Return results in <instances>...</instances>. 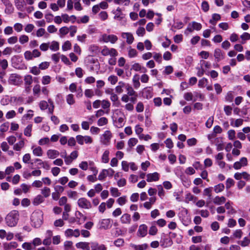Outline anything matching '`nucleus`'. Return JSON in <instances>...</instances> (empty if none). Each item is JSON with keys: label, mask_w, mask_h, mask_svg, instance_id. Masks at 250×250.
Instances as JSON below:
<instances>
[{"label": "nucleus", "mask_w": 250, "mask_h": 250, "mask_svg": "<svg viewBox=\"0 0 250 250\" xmlns=\"http://www.w3.org/2000/svg\"><path fill=\"white\" fill-rule=\"evenodd\" d=\"M19 211L13 210L10 211L5 217V220L7 225L10 227H14L17 224L19 219Z\"/></svg>", "instance_id": "1"}, {"label": "nucleus", "mask_w": 250, "mask_h": 250, "mask_svg": "<svg viewBox=\"0 0 250 250\" xmlns=\"http://www.w3.org/2000/svg\"><path fill=\"white\" fill-rule=\"evenodd\" d=\"M43 213L41 210L34 211L31 216V220L32 225L35 228L40 227L42 223Z\"/></svg>", "instance_id": "2"}, {"label": "nucleus", "mask_w": 250, "mask_h": 250, "mask_svg": "<svg viewBox=\"0 0 250 250\" xmlns=\"http://www.w3.org/2000/svg\"><path fill=\"white\" fill-rule=\"evenodd\" d=\"M77 204L79 208L86 210L90 209L92 208L91 202L84 197L79 198L78 200Z\"/></svg>", "instance_id": "3"}, {"label": "nucleus", "mask_w": 250, "mask_h": 250, "mask_svg": "<svg viewBox=\"0 0 250 250\" xmlns=\"http://www.w3.org/2000/svg\"><path fill=\"white\" fill-rule=\"evenodd\" d=\"M8 83L10 84L20 85L22 83V81L20 75L16 74H12L9 78Z\"/></svg>", "instance_id": "4"}, {"label": "nucleus", "mask_w": 250, "mask_h": 250, "mask_svg": "<svg viewBox=\"0 0 250 250\" xmlns=\"http://www.w3.org/2000/svg\"><path fill=\"white\" fill-rule=\"evenodd\" d=\"M102 54L104 56L108 55L112 57H115L118 56V52L114 48H109L107 46H104L101 51Z\"/></svg>", "instance_id": "5"}, {"label": "nucleus", "mask_w": 250, "mask_h": 250, "mask_svg": "<svg viewBox=\"0 0 250 250\" xmlns=\"http://www.w3.org/2000/svg\"><path fill=\"white\" fill-rule=\"evenodd\" d=\"M114 172V170L111 168H109L107 169H104L100 172L98 176V179L101 181L103 180L107 176L112 177L113 175Z\"/></svg>", "instance_id": "6"}, {"label": "nucleus", "mask_w": 250, "mask_h": 250, "mask_svg": "<svg viewBox=\"0 0 250 250\" xmlns=\"http://www.w3.org/2000/svg\"><path fill=\"white\" fill-rule=\"evenodd\" d=\"M102 41L104 42H110L111 43H115L118 40V37L114 35L103 34L102 36Z\"/></svg>", "instance_id": "7"}, {"label": "nucleus", "mask_w": 250, "mask_h": 250, "mask_svg": "<svg viewBox=\"0 0 250 250\" xmlns=\"http://www.w3.org/2000/svg\"><path fill=\"white\" fill-rule=\"evenodd\" d=\"M248 165V160L246 157H242L239 161L236 162L233 164V168L238 170L242 167L246 166Z\"/></svg>", "instance_id": "8"}, {"label": "nucleus", "mask_w": 250, "mask_h": 250, "mask_svg": "<svg viewBox=\"0 0 250 250\" xmlns=\"http://www.w3.org/2000/svg\"><path fill=\"white\" fill-rule=\"evenodd\" d=\"M100 229H107L111 227V221L109 219H103L99 222Z\"/></svg>", "instance_id": "9"}, {"label": "nucleus", "mask_w": 250, "mask_h": 250, "mask_svg": "<svg viewBox=\"0 0 250 250\" xmlns=\"http://www.w3.org/2000/svg\"><path fill=\"white\" fill-rule=\"evenodd\" d=\"M114 15V19L118 21H121L125 18V14H124L122 9L120 7H118L116 10L113 12Z\"/></svg>", "instance_id": "10"}, {"label": "nucleus", "mask_w": 250, "mask_h": 250, "mask_svg": "<svg viewBox=\"0 0 250 250\" xmlns=\"http://www.w3.org/2000/svg\"><path fill=\"white\" fill-rule=\"evenodd\" d=\"M91 250H107L106 247L104 244H99L97 242L90 243Z\"/></svg>", "instance_id": "11"}, {"label": "nucleus", "mask_w": 250, "mask_h": 250, "mask_svg": "<svg viewBox=\"0 0 250 250\" xmlns=\"http://www.w3.org/2000/svg\"><path fill=\"white\" fill-rule=\"evenodd\" d=\"M80 230L78 229L73 230L69 229H66L65 231V235L67 237H72L73 236L75 237H78L80 236Z\"/></svg>", "instance_id": "12"}, {"label": "nucleus", "mask_w": 250, "mask_h": 250, "mask_svg": "<svg viewBox=\"0 0 250 250\" xmlns=\"http://www.w3.org/2000/svg\"><path fill=\"white\" fill-rule=\"evenodd\" d=\"M234 177L237 180H240L242 178H243L247 181L250 179V175L246 172H243L241 173L237 172L234 174Z\"/></svg>", "instance_id": "13"}, {"label": "nucleus", "mask_w": 250, "mask_h": 250, "mask_svg": "<svg viewBox=\"0 0 250 250\" xmlns=\"http://www.w3.org/2000/svg\"><path fill=\"white\" fill-rule=\"evenodd\" d=\"M147 227L145 224L141 225L137 232V234L139 236L144 237L147 234Z\"/></svg>", "instance_id": "14"}, {"label": "nucleus", "mask_w": 250, "mask_h": 250, "mask_svg": "<svg viewBox=\"0 0 250 250\" xmlns=\"http://www.w3.org/2000/svg\"><path fill=\"white\" fill-rule=\"evenodd\" d=\"M214 57L217 62L225 58V53L219 48H216L214 50Z\"/></svg>", "instance_id": "15"}, {"label": "nucleus", "mask_w": 250, "mask_h": 250, "mask_svg": "<svg viewBox=\"0 0 250 250\" xmlns=\"http://www.w3.org/2000/svg\"><path fill=\"white\" fill-rule=\"evenodd\" d=\"M146 181L148 182L157 181L159 179V174L157 172L149 173L146 175Z\"/></svg>", "instance_id": "16"}, {"label": "nucleus", "mask_w": 250, "mask_h": 250, "mask_svg": "<svg viewBox=\"0 0 250 250\" xmlns=\"http://www.w3.org/2000/svg\"><path fill=\"white\" fill-rule=\"evenodd\" d=\"M3 246L4 250H10L17 248L18 244L16 242H11L10 243H4Z\"/></svg>", "instance_id": "17"}, {"label": "nucleus", "mask_w": 250, "mask_h": 250, "mask_svg": "<svg viewBox=\"0 0 250 250\" xmlns=\"http://www.w3.org/2000/svg\"><path fill=\"white\" fill-rule=\"evenodd\" d=\"M24 140L21 138V140L14 145L13 149L17 151H20L24 147Z\"/></svg>", "instance_id": "18"}, {"label": "nucleus", "mask_w": 250, "mask_h": 250, "mask_svg": "<svg viewBox=\"0 0 250 250\" xmlns=\"http://www.w3.org/2000/svg\"><path fill=\"white\" fill-rule=\"evenodd\" d=\"M46 154L49 159H53L59 156L60 152L56 150L49 149L47 150Z\"/></svg>", "instance_id": "19"}, {"label": "nucleus", "mask_w": 250, "mask_h": 250, "mask_svg": "<svg viewBox=\"0 0 250 250\" xmlns=\"http://www.w3.org/2000/svg\"><path fill=\"white\" fill-rule=\"evenodd\" d=\"M90 243L86 242H80L76 244V246L78 249H81L83 250H90L89 245Z\"/></svg>", "instance_id": "20"}, {"label": "nucleus", "mask_w": 250, "mask_h": 250, "mask_svg": "<svg viewBox=\"0 0 250 250\" xmlns=\"http://www.w3.org/2000/svg\"><path fill=\"white\" fill-rule=\"evenodd\" d=\"M214 143L217 146L218 151L222 150L224 149V142L222 138H217L215 140Z\"/></svg>", "instance_id": "21"}, {"label": "nucleus", "mask_w": 250, "mask_h": 250, "mask_svg": "<svg viewBox=\"0 0 250 250\" xmlns=\"http://www.w3.org/2000/svg\"><path fill=\"white\" fill-rule=\"evenodd\" d=\"M122 37L123 38L126 39V42L129 44H131L133 42L134 37L132 34L130 33H123L122 34Z\"/></svg>", "instance_id": "22"}, {"label": "nucleus", "mask_w": 250, "mask_h": 250, "mask_svg": "<svg viewBox=\"0 0 250 250\" xmlns=\"http://www.w3.org/2000/svg\"><path fill=\"white\" fill-rule=\"evenodd\" d=\"M104 137V140L103 143L104 144H107L110 141L112 137V133L109 130H106L104 131L103 135Z\"/></svg>", "instance_id": "23"}, {"label": "nucleus", "mask_w": 250, "mask_h": 250, "mask_svg": "<svg viewBox=\"0 0 250 250\" xmlns=\"http://www.w3.org/2000/svg\"><path fill=\"white\" fill-rule=\"evenodd\" d=\"M226 199L224 196H216L213 199V202L214 204L217 205H221L225 203Z\"/></svg>", "instance_id": "24"}, {"label": "nucleus", "mask_w": 250, "mask_h": 250, "mask_svg": "<svg viewBox=\"0 0 250 250\" xmlns=\"http://www.w3.org/2000/svg\"><path fill=\"white\" fill-rule=\"evenodd\" d=\"M121 222L123 224H129L131 222V216L128 213L124 214L121 217Z\"/></svg>", "instance_id": "25"}, {"label": "nucleus", "mask_w": 250, "mask_h": 250, "mask_svg": "<svg viewBox=\"0 0 250 250\" xmlns=\"http://www.w3.org/2000/svg\"><path fill=\"white\" fill-rule=\"evenodd\" d=\"M126 84L122 81L118 83V85L115 87V91L118 94H121L123 92V88H126Z\"/></svg>", "instance_id": "26"}, {"label": "nucleus", "mask_w": 250, "mask_h": 250, "mask_svg": "<svg viewBox=\"0 0 250 250\" xmlns=\"http://www.w3.org/2000/svg\"><path fill=\"white\" fill-rule=\"evenodd\" d=\"M125 118L124 115L123 117H119L116 121H115V126L118 128L122 127L125 125Z\"/></svg>", "instance_id": "27"}, {"label": "nucleus", "mask_w": 250, "mask_h": 250, "mask_svg": "<svg viewBox=\"0 0 250 250\" xmlns=\"http://www.w3.org/2000/svg\"><path fill=\"white\" fill-rule=\"evenodd\" d=\"M139 75L135 74L134 75L132 79L133 86L135 88L137 89L140 86V83L139 82Z\"/></svg>", "instance_id": "28"}, {"label": "nucleus", "mask_w": 250, "mask_h": 250, "mask_svg": "<svg viewBox=\"0 0 250 250\" xmlns=\"http://www.w3.org/2000/svg\"><path fill=\"white\" fill-rule=\"evenodd\" d=\"M32 148L33 149V153L34 155L39 157H41L42 155L43 151L40 146L36 147L35 148L32 147Z\"/></svg>", "instance_id": "29"}, {"label": "nucleus", "mask_w": 250, "mask_h": 250, "mask_svg": "<svg viewBox=\"0 0 250 250\" xmlns=\"http://www.w3.org/2000/svg\"><path fill=\"white\" fill-rule=\"evenodd\" d=\"M43 197L41 195H38L33 200V204L35 206L39 205L44 202Z\"/></svg>", "instance_id": "30"}, {"label": "nucleus", "mask_w": 250, "mask_h": 250, "mask_svg": "<svg viewBox=\"0 0 250 250\" xmlns=\"http://www.w3.org/2000/svg\"><path fill=\"white\" fill-rule=\"evenodd\" d=\"M130 246L134 249V250H145L148 247V245L146 244H144L140 245H136L131 244Z\"/></svg>", "instance_id": "31"}, {"label": "nucleus", "mask_w": 250, "mask_h": 250, "mask_svg": "<svg viewBox=\"0 0 250 250\" xmlns=\"http://www.w3.org/2000/svg\"><path fill=\"white\" fill-rule=\"evenodd\" d=\"M89 51L92 54V55L97 54L100 51L99 47L97 45L92 44L89 46Z\"/></svg>", "instance_id": "32"}, {"label": "nucleus", "mask_w": 250, "mask_h": 250, "mask_svg": "<svg viewBox=\"0 0 250 250\" xmlns=\"http://www.w3.org/2000/svg\"><path fill=\"white\" fill-rule=\"evenodd\" d=\"M220 19L221 16L219 14H213L212 16V19L209 20V23L213 25H215L216 21L220 20Z\"/></svg>", "instance_id": "33"}, {"label": "nucleus", "mask_w": 250, "mask_h": 250, "mask_svg": "<svg viewBox=\"0 0 250 250\" xmlns=\"http://www.w3.org/2000/svg\"><path fill=\"white\" fill-rule=\"evenodd\" d=\"M11 100L13 101L16 105H20L24 102V99L21 97H13L11 98Z\"/></svg>", "instance_id": "34"}, {"label": "nucleus", "mask_w": 250, "mask_h": 250, "mask_svg": "<svg viewBox=\"0 0 250 250\" xmlns=\"http://www.w3.org/2000/svg\"><path fill=\"white\" fill-rule=\"evenodd\" d=\"M125 89L127 91L126 94L128 95L129 96H134L136 94V92L134 90L132 86L130 85L129 84H126Z\"/></svg>", "instance_id": "35"}, {"label": "nucleus", "mask_w": 250, "mask_h": 250, "mask_svg": "<svg viewBox=\"0 0 250 250\" xmlns=\"http://www.w3.org/2000/svg\"><path fill=\"white\" fill-rule=\"evenodd\" d=\"M109 151L108 150H105L102 157V161L104 163H107L109 161Z\"/></svg>", "instance_id": "36"}, {"label": "nucleus", "mask_w": 250, "mask_h": 250, "mask_svg": "<svg viewBox=\"0 0 250 250\" xmlns=\"http://www.w3.org/2000/svg\"><path fill=\"white\" fill-rule=\"evenodd\" d=\"M50 189L48 187H44L41 190V193L43 195V197L45 198H47L49 197L50 195Z\"/></svg>", "instance_id": "37"}, {"label": "nucleus", "mask_w": 250, "mask_h": 250, "mask_svg": "<svg viewBox=\"0 0 250 250\" xmlns=\"http://www.w3.org/2000/svg\"><path fill=\"white\" fill-rule=\"evenodd\" d=\"M24 85H31L33 83L32 76L30 75H25L24 77Z\"/></svg>", "instance_id": "38"}, {"label": "nucleus", "mask_w": 250, "mask_h": 250, "mask_svg": "<svg viewBox=\"0 0 250 250\" xmlns=\"http://www.w3.org/2000/svg\"><path fill=\"white\" fill-rule=\"evenodd\" d=\"M32 125L31 124L28 125L24 130V134L26 136L30 137L31 136Z\"/></svg>", "instance_id": "39"}, {"label": "nucleus", "mask_w": 250, "mask_h": 250, "mask_svg": "<svg viewBox=\"0 0 250 250\" xmlns=\"http://www.w3.org/2000/svg\"><path fill=\"white\" fill-rule=\"evenodd\" d=\"M224 188L225 186L223 184H219L215 186L214 187V191L217 193L223 191Z\"/></svg>", "instance_id": "40"}, {"label": "nucleus", "mask_w": 250, "mask_h": 250, "mask_svg": "<svg viewBox=\"0 0 250 250\" xmlns=\"http://www.w3.org/2000/svg\"><path fill=\"white\" fill-rule=\"evenodd\" d=\"M238 243L242 247H246L250 244V240L247 237H245L242 241H238Z\"/></svg>", "instance_id": "41"}, {"label": "nucleus", "mask_w": 250, "mask_h": 250, "mask_svg": "<svg viewBox=\"0 0 250 250\" xmlns=\"http://www.w3.org/2000/svg\"><path fill=\"white\" fill-rule=\"evenodd\" d=\"M51 78L48 75L44 76L42 79V83L43 85H47L51 83Z\"/></svg>", "instance_id": "42"}, {"label": "nucleus", "mask_w": 250, "mask_h": 250, "mask_svg": "<svg viewBox=\"0 0 250 250\" xmlns=\"http://www.w3.org/2000/svg\"><path fill=\"white\" fill-rule=\"evenodd\" d=\"M108 123V120L105 117L100 118L97 122V125L100 126H103L106 125Z\"/></svg>", "instance_id": "43"}, {"label": "nucleus", "mask_w": 250, "mask_h": 250, "mask_svg": "<svg viewBox=\"0 0 250 250\" xmlns=\"http://www.w3.org/2000/svg\"><path fill=\"white\" fill-rule=\"evenodd\" d=\"M69 27H67L66 26H63V27L59 29L60 36L61 37H62L64 35H66L69 32Z\"/></svg>", "instance_id": "44"}, {"label": "nucleus", "mask_w": 250, "mask_h": 250, "mask_svg": "<svg viewBox=\"0 0 250 250\" xmlns=\"http://www.w3.org/2000/svg\"><path fill=\"white\" fill-rule=\"evenodd\" d=\"M41 87L40 84H37L34 86L33 88V92L34 95L39 96L41 91Z\"/></svg>", "instance_id": "45"}, {"label": "nucleus", "mask_w": 250, "mask_h": 250, "mask_svg": "<svg viewBox=\"0 0 250 250\" xmlns=\"http://www.w3.org/2000/svg\"><path fill=\"white\" fill-rule=\"evenodd\" d=\"M49 47L50 49L53 51H57L59 49V43L57 42L53 41Z\"/></svg>", "instance_id": "46"}, {"label": "nucleus", "mask_w": 250, "mask_h": 250, "mask_svg": "<svg viewBox=\"0 0 250 250\" xmlns=\"http://www.w3.org/2000/svg\"><path fill=\"white\" fill-rule=\"evenodd\" d=\"M6 8L5 9V13L7 14H11L14 11V7L12 4L10 3L7 5H5Z\"/></svg>", "instance_id": "47"}, {"label": "nucleus", "mask_w": 250, "mask_h": 250, "mask_svg": "<svg viewBox=\"0 0 250 250\" xmlns=\"http://www.w3.org/2000/svg\"><path fill=\"white\" fill-rule=\"evenodd\" d=\"M66 102L68 104L70 105L73 104L75 103V100L74 99L73 95L72 94H68L66 96Z\"/></svg>", "instance_id": "48"}, {"label": "nucleus", "mask_w": 250, "mask_h": 250, "mask_svg": "<svg viewBox=\"0 0 250 250\" xmlns=\"http://www.w3.org/2000/svg\"><path fill=\"white\" fill-rule=\"evenodd\" d=\"M67 196L69 198L75 200L78 197V193L75 191L69 190L67 192Z\"/></svg>", "instance_id": "49"}, {"label": "nucleus", "mask_w": 250, "mask_h": 250, "mask_svg": "<svg viewBox=\"0 0 250 250\" xmlns=\"http://www.w3.org/2000/svg\"><path fill=\"white\" fill-rule=\"evenodd\" d=\"M243 232L242 230L238 229H236L233 233V236L234 238L240 239L242 237Z\"/></svg>", "instance_id": "50"}, {"label": "nucleus", "mask_w": 250, "mask_h": 250, "mask_svg": "<svg viewBox=\"0 0 250 250\" xmlns=\"http://www.w3.org/2000/svg\"><path fill=\"white\" fill-rule=\"evenodd\" d=\"M30 72L35 75H38L41 73L40 68H39V67H38L37 66H33L31 68L30 70Z\"/></svg>", "instance_id": "51"}, {"label": "nucleus", "mask_w": 250, "mask_h": 250, "mask_svg": "<svg viewBox=\"0 0 250 250\" xmlns=\"http://www.w3.org/2000/svg\"><path fill=\"white\" fill-rule=\"evenodd\" d=\"M191 24L192 27L194 30L199 31L202 28V25L200 23L196 22L195 21H192L189 25Z\"/></svg>", "instance_id": "52"}, {"label": "nucleus", "mask_w": 250, "mask_h": 250, "mask_svg": "<svg viewBox=\"0 0 250 250\" xmlns=\"http://www.w3.org/2000/svg\"><path fill=\"white\" fill-rule=\"evenodd\" d=\"M29 41V38L25 35H22L19 38V42L21 44H23Z\"/></svg>", "instance_id": "53"}, {"label": "nucleus", "mask_w": 250, "mask_h": 250, "mask_svg": "<svg viewBox=\"0 0 250 250\" xmlns=\"http://www.w3.org/2000/svg\"><path fill=\"white\" fill-rule=\"evenodd\" d=\"M137 54L138 53L136 49L129 47L128 55L130 58L135 57L137 56Z\"/></svg>", "instance_id": "54"}, {"label": "nucleus", "mask_w": 250, "mask_h": 250, "mask_svg": "<svg viewBox=\"0 0 250 250\" xmlns=\"http://www.w3.org/2000/svg\"><path fill=\"white\" fill-rule=\"evenodd\" d=\"M211 192H212V188H208L204 189L203 191V195L204 196H208V198L210 199L211 196Z\"/></svg>", "instance_id": "55"}, {"label": "nucleus", "mask_w": 250, "mask_h": 250, "mask_svg": "<svg viewBox=\"0 0 250 250\" xmlns=\"http://www.w3.org/2000/svg\"><path fill=\"white\" fill-rule=\"evenodd\" d=\"M124 243V240L122 238H118L114 242V244L118 247H122Z\"/></svg>", "instance_id": "56"}, {"label": "nucleus", "mask_w": 250, "mask_h": 250, "mask_svg": "<svg viewBox=\"0 0 250 250\" xmlns=\"http://www.w3.org/2000/svg\"><path fill=\"white\" fill-rule=\"evenodd\" d=\"M24 57L26 60H32L34 58L30 51H26L24 53Z\"/></svg>", "instance_id": "57"}, {"label": "nucleus", "mask_w": 250, "mask_h": 250, "mask_svg": "<svg viewBox=\"0 0 250 250\" xmlns=\"http://www.w3.org/2000/svg\"><path fill=\"white\" fill-rule=\"evenodd\" d=\"M146 33L145 29L140 27L136 30V34L139 37H143Z\"/></svg>", "instance_id": "58"}, {"label": "nucleus", "mask_w": 250, "mask_h": 250, "mask_svg": "<svg viewBox=\"0 0 250 250\" xmlns=\"http://www.w3.org/2000/svg\"><path fill=\"white\" fill-rule=\"evenodd\" d=\"M111 195L114 197H118L120 195L121 193L119 192L118 188H110Z\"/></svg>", "instance_id": "59"}, {"label": "nucleus", "mask_w": 250, "mask_h": 250, "mask_svg": "<svg viewBox=\"0 0 250 250\" xmlns=\"http://www.w3.org/2000/svg\"><path fill=\"white\" fill-rule=\"evenodd\" d=\"M108 81L111 84H115L118 81V78L115 75H111L108 78Z\"/></svg>", "instance_id": "60"}, {"label": "nucleus", "mask_w": 250, "mask_h": 250, "mask_svg": "<svg viewBox=\"0 0 250 250\" xmlns=\"http://www.w3.org/2000/svg\"><path fill=\"white\" fill-rule=\"evenodd\" d=\"M84 95L87 98H92L94 95V91L92 89H87L84 91Z\"/></svg>", "instance_id": "61"}, {"label": "nucleus", "mask_w": 250, "mask_h": 250, "mask_svg": "<svg viewBox=\"0 0 250 250\" xmlns=\"http://www.w3.org/2000/svg\"><path fill=\"white\" fill-rule=\"evenodd\" d=\"M138 142L137 139L135 138H130L128 141V145L130 147L134 146Z\"/></svg>", "instance_id": "62"}, {"label": "nucleus", "mask_w": 250, "mask_h": 250, "mask_svg": "<svg viewBox=\"0 0 250 250\" xmlns=\"http://www.w3.org/2000/svg\"><path fill=\"white\" fill-rule=\"evenodd\" d=\"M71 44L68 41H66L62 46V49L63 51H66L71 48Z\"/></svg>", "instance_id": "63"}, {"label": "nucleus", "mask_w": 250, "mask_h": 250, "mask_svg": "<svg viewBox=\"0 0 250 250\" xmlns=\"http://www.w3.org/2000/svg\"><path fill=\"white\" fill-rule=\"evenodd\" d=\"M126 196H122L121 197H119L117 200V203L120 205V206H123L124 205H125L126 202Z\"/></svg>", "instance_id": "64"}]
</instances>
